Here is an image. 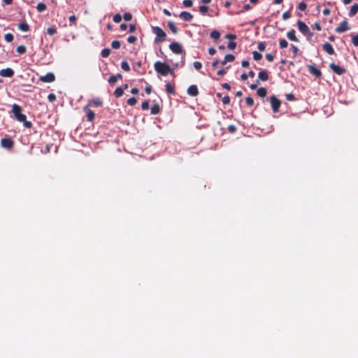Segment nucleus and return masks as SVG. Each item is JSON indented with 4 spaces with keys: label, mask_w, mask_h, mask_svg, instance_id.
<instances>
[{
    "label": "nucleus",
    "mask_w": 358,
    "mask_h": 358,
    "mask_svg": "<svg viewBox=\"0 0 358 358\" xmlns=\"http://www.w3.org/2000/svg\"><path fill=\"white\" fill-rule=\"evenodd\" d=\"M155 70L159 74L165 76L169 73H171L173 72L171 67L163 62H156L154 64Z\"/></svg>",
    "instance_id": "obj_1"
},
{
    "label": "nucleus",
    "mask_w": 358,
    "mask_h": 358,
    "mask_svg": "<svg viewBox=\"0 0 358 358\" xmlns=\"http://www.w3.org/2000/svg\"><path fill=\"white\" fill-rule=\"evenodd\" d=\"M152 31L154 34L156 35L155 38V43H160L165 40V37L166 36V33L162 29L159 27H152Z\"/></svg>",
    "instance_id": "obj_2"
},
{
    "label": "nucleus",
    "mask_w": 358,
    "mask_h": 358,
    "mask_svg": "<svg viewBox=\"0 0 358 358\" xmlns=\"http://www.w3.org/2000/svg\"><path fill=\"white\" fill-rule=\"evenodd\" d=\"M12 110H13V113L15 117V118L20 121V122H25V120L27 119V117L25 115L22 114L21 113V108L16 105V104H14L13 106V108H12Z\"/></svg>",
    "instance_id": "obj_3"
},
{
    "label": "nucleus",
    "mask_w": 358,
    "mask_h": 358,
    "mask_svg": "<svg viewBox=\"0 0 358 358\" xmlns=\"http://www.w3.org/2000/svg\"><path fill=\"white\" fill-rule=\"evenodd\" d=\"M297 26L299 30L306 36H310V31L309 27L302 21H298Z\"/></svg>",
    "instance_id": "obj_4"
},
{
    "label": "nucleus",
    "mask_w": 358,
    "mask_h": 358,
    "mask_svg": "<svg viewBox=\"0 0 358 358\" xmlns=\"http://www.w3.org/2000/svg\"><path fill=\"white\" fill-rule=\"evenodd\" d=\"M330 69L336 74L341 76L346 72L345 68L340 66L335 63H331L329 64Z\"/></svg>",
    "instance_id": "obj_5"
},
{
    "label": "nucleus",
    "mask_w": 358,
    "mask_h": 358,
    "mask_svg": "<svg viewBox=\"0 0 358 358\" xmlns=\"http://www.w3.org/2000/svg\"><path fill=\"white\" fill-rule=\"evenodd\" d=\"M350 29L348 22L346 20H343L339 25L335 29L336 33H343Z\"/></svg>",
    "instance_id": "obj_6"
},
{
    "label": "nucleus",
    "mask_w": 358,
    "mask_h": 358,
    "mask_svg": "<svg viewBox=\"0 0 358 358\" xmlns=\"http://www.w3.org/2000/svg\"><path fill=\"white\" fill-rule=\"evenodd\" d=\"M270 102L273 112H278L281 104L280 101L275 95H273L270 97Z\"/></svg>",
    "instance_id": "obj_7"
},
{
    "label": "nucleus",
    "mask_w": 358,
    "mask_h": 358,
    "mask_svg": "<svg viewBox=\"0 0 358 358\" xmlns=\"http://www.w3.org/2000/svg\"><path fill=\"white\" fill-rule=\"evenodd\" d=\"M170 50L176 54H181L182 52V46L177 42H173L169 45Z\"/></svg>",
    "instance_id": "obj_8"
},
{
    "label": "nucleus",
    "mask_w": 358,
    "mask_h": 358,
    "mask_svg": "<svg viewBox=\"0 0 358 358\" xmlns=\"http://www.w3.org/2000/svg\"><path fill=\"white\" fill-rule=\"evenodd\" d=\"M1 145L5 149L10 150L13 145V141L9 138H2Z\"/></svg>",
    "instance_id": "obj_9"
},
{
    "label": "nucleus",
    "mask_w": 358,
    "mask_h": 358,
    "mask_svg": "<svg viewBox=\"0 0 358 358\" xmlns=\"http://www.w3.org/2000/svg\"><path fill=\"white\" fill-rule=\"evenodd\" d=\"M14 75V71L10 68H6L0 70V76L5 78H10Z\"/></svg>",
    "instance_id": "obj_10"
},
{
    "label": "nucleus",
    "mask_w": 358,
    "mask_h": 358,
    "mask_svg": "<svg viewBox=\"0 0 358 358\" xmlns=\"http://www.w3.org/2000/svg\"><path fill=\"white\" fill-rule=\"evenodd\" d=\"M40 79L44 83H52L55 80V77L52 73H48L45 76H41Z\"/></svg>",
    "instance_id": "obj_11"
},
{
    "label": "nucleus",
    "mask_w": 358,
    "mask_h": 358,
    "mask_svg": "<svg viewBox=\"0 0 358 358\" xmlns=\"http://www.w3.org/2000/svg\"><path fill=\"white\" fill-rule=\"evenodd\" d=\"M322 49L327 54H329L330 55L335 54L334 49L333 46L329 43H327V42L324 43L322 45Z\"/></svg>",
    "instance_id": "obj_12"
},
{
    "label": "nucleus",
    "mask_w": 358,
    "mask_h": 358,
    "mask_svg": "<svg viewBox=\"0 0 358 358\" xmlns=\"http://www.w3.org/2000/svg\"><path fill=\"white\" fill-rule=\"evenodd\" d=\"M180 17L185 21L189 22L192 20L193 15L187 11H182L180 14Z\"/></svg>",
    "instance_id": "obj_13"
},
{
    "label": "nucleus",
    "mask_w": 358,
    "mask_h": 358,
    "mask_svg": "<svg viewBox=\"0 0 358 358\" xmlns=\"http://www.w3.org/2000/svg\"><path fill=\"white\" fill-rule=\"evenodd\" d=\"M198 89H197V87L196 85H191L188 87L187 89V94L189 95V96H195L198 94Z\"/></svg>",
    "instance_id": "obj_14"
},
{
    "label": "nucleus",
    "mask_w": 358,
    "mask_h": 358,
    "mask_svg": "<svg viewBox=\"0 0 358 358\" xmlns=\"http://www.w3.org/2000/svg\"><path fill=\"white\" fill-rule=\"evenodd\" d=\"M84 110L87 113V120L89 121H92L94 120V112L92 110H90L88 108L87 106L84 108Z\"/></svg>",
    "instance_id": "obj_15"
},
{
    "label": "nucleus",
    "mask_w": 358,
    "mask_h": 358,
    "mask_svg": "<svg viewBox=\"0 0 358 358\" xmlns=\"http://www.w3.org/2000/svg\"><path fill=\"white\" fill-rule=\"evenodd\" d=\"M357 12H358V4L355 3L354 5L352 6L348 15L350 17H353L357 13Z\"/></svg>",
    "instance_id": "obj_16"
},
{
    "label": "nucleus",
    "mask_w": 358,
    "mask_h": 358,
    "mask_svg": "<svg viewBox=\"0 0 358 358\" xmlns=\"http://www.w3.org/2000/svg\"><path fill=\"white\" fill-rule=\"evenodd\" d=\"M235 57L233 55L228 54L225 55L224 60L222 62V65H225L227 62H231L234 60Z\"/></svg>",
    "instance_id": "obj_17"
},
{
    "label": "nucleus",
    "mask_w": 358,
    "mask_h": 358,
    "mask_svg": "<svg viewBox=\"0 0 358 358\" xmlns=\"http://www.w3.org/2000/svg\"><path fill=\"white\" fill-rule=\"evenodd\" d=\"M258 78L261 80L266 81L268 80V76L266 71L262 70L258 74Z\"/></svg>",
    "instance_id": "obj_18"
},
{
    "label": "nucleus",
    "mask_w": 358,
    "mask_h": 358,
    "mask_svg": "<svg viewBox=\"0 0 358 358\" xmlns=\"http://www.w3.org/2000/svg\"><path fill=\"white\" fill-rule=\"evenodd\" d=\"M287 36L291 41H297L294 30H290V31H287Z\"/></svg>",
    "instance_id": "obj_19"
},
{
    "label": "nucleus",
    "mask_w": 358,
    "mask_h": 358,
    "mask_svg": "<svg viewBox=\"0 0 358 358\" xmlns=\"http://www.w3.org/2000/svg\"><path fill=\"white\" fill-rule=\"evenodd\" d=\"M18 28L22 31H27L29 27L26 22H21L18 24Z\"/></svg>",
    "instance_id": "obj_20"
},
{
    "label": "nucleus",
    "mask_w": 358,
    "mask_h": 358,
    "mask_svg": "<svg viewBox=\"0 0 358 358\" xmlns=\"http://www.w3.org/2000/svg\"><path fill=\"white\" fill-rule=\"evenodd\" d=\"M168 27L169 28V29L173 34H176L177 33V31H178L177 27L176 26V24L173 22H168Z\"/></svg>",
    "instance_id": "obj_21"
},
{
    "label": "nucleus",
    "mask_w": 358,
    "mask_h": 358,
    "mask_svg": "<svg viewBox=\"0 0 358 358\" xmlns=\"http://www.w3.org/2000/svg\"><path fill=\"white\" fill-rule=\"evenodd\" d=\"M257 94H258V96H259L261 97H264V96H266V95L267 94V91L265 88L260 87L257 90Z\"/></svg>",
    "instance_id": "obj_22"
},
{
    "label": "nucleus",
    "mask_w": 358,
    "mask_h": 358,
    "mask_svg": "<svg viewBox=\"0 0 358 358\" xmlns=\"http://www.w3.org/2000/svg\"><path fill=\"white\" fill-rule=\"evenodd\" d=\"M166 91L169 94H174V87L169 83H167L165 85Z\"/></svg>",
    "instance_id": "obj_23"
},
{
    "label": "nucleus",
    "mask_w": 358,
    "mask_h": 358,
    "mask_svg": "<svg viewBox=\"0 0 358 358\" xmlns=\"http://www.w3.org/2000/svg\"><path fill=\"white\" fill-rule=\"evenodd\" d=\"M210 37L215 40H217L220 37V33L217 30H213L210 33Z\"/></svg>",
    "instance_id": "obj_24"
},
{
    "label": "nucleus",
    "mask_w": 358,
    "mask_h": 358,
    "mask_svg": "<svg viewBox=\"0 0 358 358\" xmlns=\"http://www.w3.org/2000/svg\"><path fill=\"white\" fill-rule=\"evenodd\" d=\"M248 76H250V77H251V78H253V77L255 76V73H254L252 71H250L248 73V74L243 73V74L241 75V79H242L243 80H247V78H248Z\"/></svg>",
    "instance_id": "obj_25"
},
{
    "label": "nucleus",
    "mask_w": 358,
    "mask_h": 358,
    "mask_svg": "<svg viewBox=\"0 0 358 358\" xmlns=\"http://www.w3.org/2000/svg\"><path fill=\"white\" fill-rule=\"evenodd\" d=\"M102 102L99 99L91 100L90 102V105H92L94 106H101Z\"/></svg>",
    "instance_id": "obj_26"
},
{
    "label": "nucleus",
    "mask_w": 358,
    "mask_h": 358,
    "mask_svg": "<svg viewBox=\"0 0 358 358\" xmlns=\"http://www.w3.org/2000/svg\"><path fill=\"white\" fill-rule=\"evenodd\" d=\"M159 111H160V108L157 104L153 106L151 108V113L153 115L158 114L159 113Z\"/></svg>",
    "instance_id": "obj_27"
},
{
    "label": "nucleus",
    "mask_w": 358,
    "mask_h": 358,
    "mask_svg": "<svg viewBox=\"0 0 358 358\" xmlns=\"http://www.w3.org/2000/svg\"><path fill=\"white\" fill-rule=\"evenodd\" d=\"M123 89L121 87H117L114 92V94L116 97H120L123 94Z\"/></svg>",
    "instance_id": "obj_28"
},
{
    "label": "nucleus",
    "mask_w": 358,
    "mask_h": 358,
    "mask_svg": "<svg viewBox=\"0 0 358 358\" xmlns=\"http://www.w3.org/2000/svg\"><path fill=\"white\" fill-rule=\"evenodd\" d=\"M351 41L355 47H358V33L352 36Z\"/></svg>",
    "instance_id": "obj_29"
},
{
    "label": "nucleus",
    "mask_w": 358,
    "mask_h": 358,
    "mask_svg": "<svg viewBox=\"0 0 358 358\" xmlns=\"http://www.w3.org/2000/svg\"><path fill=\"white\" fill-rule=\"evenodd\" d=\"M36 8H37L38 11L43 12L46 10L47 7L45 3H38Z\"/></svg>",
    "instance_id": "obj_30"
},
{
    "label": "nucleus",
    "mask_w": 358,
    "mask_h": 358,
    "mask_svg": "<svg viewBox=\"0 0 358 358\" xmlns=\"http://www.w3.org/2000/svg\"><path fill=\"white\" fill-rule=\"evenodd\" d=\"M110 53V50L109 48H104L101 50V55L103 57H107L109 56Z\"/></svg>",
    "instance_id": "obj_31"
},
{
    "label": "nucleus",
    "mask_w": 358,
    "mask_h": 358,
    "mask_svg": "<svg viewBox=\"0 0 358 358\" xmlns=\"http://www.w3.org/2000/svg\"><path fill=\"white\" fill-rule=\"evenodd\" d=\"M199 10L202 15H205L208 13V8L206 6H200Z\"/></svg>",
    "instance_id": "obj_32"
},
{
    "label": "nucleus",
    "mask_w": 358,
    "mask_h": 358,
    "mask_svg": "<svg viewBox=\"0 0 358 358\" xmlns=\"http://www.w3.org/2000/svg\"><path fill=\"white\" fill-rule=\"evenodd\" d=\"M26 47L24 46V45H19L16 48V51L17 52H18L19 54H23L26 52Z\"/></svg>",
    "instance_id": "obj_33"
},
{
    "label": "nucleus",
    "mask_w": 358,
    "mask_h": 358,
    "mask_svg": "<svg viewBox=\"0 0 358 358\" xmlns=\"http://www.w3.org/2000/svg\"><path fill=\"white\" fill-rule=\"evenodd\" d=\"M252 55H253L254 59L256 60V61H258V60L261 59L262 57V54L258 52H257V51H254L252 52Z\"/></svg>",
    "instance_id": "obj_34"
},
{
    "label": "nucleus",
    "mask_w": 358,
    "mask_h": 358,
    "mask_svg": "<svg viewBox=\"0 0 358 358\" xmlns=\"http://www.w3.org/2000/svg\"><path fill=\"white\" fill-rule=\"evenodd\" d=\"M121 67L123 70L126 71H129L130 70V67H129V65L128 64V63L125 61L124 62H122L121 63Z\"/></svg>",
    "instance_id": "obj_35"
},
{
    "label": "nucleus",
    "mask_w": 358,
    "mask_h": 358,
    "mask_svg": "<svg viewBox=\"0 0 358 358\" xmlns=\"http://www.w3.org/2000/svg\"><path fill=\"white\" fill-rule=\"evenodd\" d=\"M47 33L49 35L52 36L57 33V29L54 27H48L47 29Z\"/></svg>",
    "instance_id": "obj_36"
},
{
    "label": "nucleus",
    "mask_w": 358,
    "mask_h": 358,
    "mask_svg": "<svg viewBox=\"0 0 358 358\" xmlns=\"http://www.w3.org/2000/svg\"><path fill=\"white\" fill-rule=\"evenodd\" d=\"M4 39L6 42L10 43L13 40V36L12 34L8 33L4 36Z\"/></svg>",
    "instance_id": "obj_37"
},
{
    "label": "nucleus",
    "mask_w": 358,
    "mask_h": 358,
    "mask_svg": "<svg viewBox=\"0 0 358 358\" xmlns=\"http://www.w3.org/2000/svg\"><path fill=\"white\" fill-rule=\"evenodd\" d=\"M279 45L281 48H285L287 47L288 43L285 39H280Z\"/></svg>",
    "instance_id": "obj_38"
},
{
    "label": "nucleus",
    "mask_w": 358,
    "mask_h": 358,
    "mask_svg": "<svg viewBox=\"0 0 358 358\" xmlns=\"http://www.w3.org/2000/svg\"><path fill=\"white\" fill-rule=\"evenodd\" d=\"M117 76H111L109 78H108V83L110 84V85H114L117 83Z\"/></svg>",
    "instance_id": "obj_39"
},
{
    "label": "nucleus",
    "mask_w": 358,
    "mask_h": 358,
    "mask_svg": "<svg viewBox=\"0 0 358 358\" xmlns=\"http://www.w3.org/2000/svg\"><path fill=\"white\" fill-rule=\"evenodd\" d=\"M111 46L114 49H118L120 47V42L118 41H113L111 43Z\"/></svg>",
    "instance_id": "obj_40"
},
{
    "label": "nucleus",
    "mask_w": 358,
    "mask_h": 358,
    "mask_svg": "<svg viewBox=\"0 0 358 358\" xmlns=\"http://www.w3.org/2000/svg\"><path fill=\"white\" fill-rule=\"evenodd\" d=\"M137 103V100L134 97L129 98L127 100V103L130 106H134Z\"/></svg>",
    "instance_id": "obj_41"
},
{
    "label": "nucleus",
    "mask_w": 358,
    "mask_h": 358,
    "mask_svg": "<svg viewBox=\"0 0 358 358\" xmlns=\"http://www.w3.org/2000/svg\"><path fill=\"white\" fill-rule=\"evenodd\" d=\"M122 20V16L120 14H115L113 16V21L116 23L120 22Z\"/></svg>",
    "instance_id": "obj_42"
},
{
    "label": "nucleus",
    "mask_w": 358,
    "mask_h": 358,
    "mask_svg": "<svg viewBox=\"0 0 358 358\" xmlns=\"http://www.w3.org/2000/svg\"><path fill=\"white\" fill-rule=\"evenodd\" d=\"M236 43L235 42L229 41L228 43L227 48L229 50H234L236 48Z\"/></svg>",
    "instance_id": "obj_43"
},
{
    "label": "nucleus",
    "mask_w": 358,
    "mask_h": 358,
    "mask_svg": "<svg viewBox=\"0 0 358 358\" xmlns=\"http://www.w3.org/2000/svg\"><path fill=\"white\" fill-rule=\"evenodd\" d=\"M185 7L189 8L192 6V0H184L182 2Z\"/></svg>",
    "instance_id": "obj_44"
},
{
    "label": "nucleus",
    "mask_w": 358,
    "mask_h": 358,
    "mask_svg": "<svg viewBox=\"0 0 358 358\" xmlns=\"http://www.w3.org/2000/svg\"><path fill=\"white\" fill-rule=\"evenodd\" d=\"M123 18L126 21H130L131 20V18H132V15L129 13H126L124 14Z\"/></svg>",
    "instance_id": "obj_45"
},
{
    "label": "nucleus",
    "mask_w": 358,
    "mask_h": 358,
    "mask_svg": "<svg viewBox=\"0 0 358 358\" xmlns=\"http://www.w3.org/2000/svg\"><path fill=\"white\" fill-rule=\"evenodd\" d=\"M193 66L195 69L199 70L202 67V64L200 62H194Z\"/></svg>",
    "instance_id": "obj_46"
},
{
    "label": "nucleus",
    "mask_w": 358,
    "mask_h": 358,
    "mask_svg": "<svg viewBox=\"0 0 358 358\" xmlns=\"http://www.w3.org/2000/svg\"><path fill=\"white\" fill-rule=\"evenodd\" d=\"M245 103L248 106H252L254 103V100L252 97L248 96L245 99Z\"/></svg>",
    "instance_id": "obj_47"
},
{
    "label": "nucleus",
    "mask_w": 358,
    "mask_h": 358,
    "mask_svg": "<svg viewBox=\"0 0 358 358\" xmlns=\"http://www.w3.org/2000/svg\"><path fill=\"white\" fill-rule=\"evenodd\" d=\"M141 108L143 110H148L149 108V102L148 101H145L141 104Z\"/></svg>",
    "instance_id": "obj_48"
},
{
    "label": "nucleus",
    "mask_w": 358,
    "mask_h": 358,
    "mask_svg": "<svg viewBox=\"0 0 358 358\" xmlns=\"http://www.w3.org/2000/svg\"><path fill=\"white\" fill-rule=\"evenodd\" d=\"M136 37L134 36H129L128 38H127V41L129 43H134L136 42Z\"/></svg>",
    "instance_id": "obj_49"
},
{
    "label": "nucleus",
    "mask_w": 358,
    "mask_h": 358,
    "mask_svg": "<svg viewBox=\"0 0 358 358\" xmlns=\"http://www.w3.org/2000/svg\"><path fill=\"white\" fill-rule=\"evenodd\" d=\"M306 3L304 2L299 3L298 8L301 10H304L306 8Z\"/></svg>",
    "instance_id": "obj_50"
},
{
    "label": "nucleus",
    "mask_w": 358,
    "mask_h": 358,
    "mask_svg": "<svg viewBox=\"0 0 358 358\" xmlns=\"http://www.w3.org/2000/svg\"><path fill=\"white\" fill-rule=\"evenodd\" d=\"M258 49L259 51H264L266 49V44L264 43H259L258 44Z\"/></svg>",
    "instance_id": "obj_51"
},
{
    "label": "nucleus",
    "mask_w": 358,
    "mask_h": 358,
    "mask_svg": "<svg viewBox=\"0 0 358 358\" xmlns=\"http://www.w3.org/2000/svg\"><path fill=\"white\" fill-rule=\"evenodd\" d=\"M222 103L226 105L230 102V98L228 96H225L222 98Z\"/></svg>",
    "instance_id": "obj_52"
},
{
    "label": "nucleus",
    "mask_w": 358,
    "mask_h": 358,
    "mask_svg": "<svg viewBox=\"0 0 358 358\" xmlns=\"http://www.w3.org/2000/svg\"><path fill=\"white\" fill-rule=\"evenodd\" d=\"M266 59L268 62H273V59H274V57H273V55L272 54L268 53V54L266 55Z\"/></svg>",
    "instance_id": "obj_53"
},
{
    "label": "nucleus",
    "mask_w": 358,
    "mask_h": 358,
    "mask_svg": "<svg viewBox=\"0 0 358 358\" xmlns=\"http://www.w3.org/2000/svg\"><path fill=\"white\" fill-rule=\"evenodd\" d=\"M321 76H322L321 71L319 69L315 68V77L320 78V77H321Z\"/></svg>",
    "instance_id": "obj_54"
},
{
    "label": "nucleus",
    "mask_w": 358,
    "mask_h": 358,
    "mask_svg": "<svg viewBox=\"0 0 358 358\" xmlns=\"http://www.w3.org/2000/svg\"><path fill=\"white\" fill-rule=\"evenodd\" d=\"M48 99L50 101H54L56 99V96L54 94H50Z\"/></svg>",
    "instance_id": "obj_55"
},
{
    "label": "nucleus",
    "mask_w": 358,
    "mask_h": 358,
    "mask_svg": "<svg viewBox=\"0 0 358 358\" xmlns=\"http://www.w3.org/2000/svg\"><path fill=\"white\" fill-rule=\"evenodd\" d=\"M225 37L228 39H230V40H234L236 38V36L234 35V34H228L225 36Z\"/></svg>",
    "instance_id": "obj_56"
},
{
    "label": "nucleus",
    "mask_w": 358,
    "mask_h": 358,
    "mask_svg": "<svg viewBox=\"0 0 358 358\" xmlns=\"http://www.w3.org/2000/svg\"><path fill=\"white\" fill-rule=\"evenodd\" d=\"M228 129L231 133H234L236 131V128L234 125H229Z\"/></svg>",
    "instance_id": "obj_57"
},
{
    "label": "nucleus",
    "mask_w": 358,
    "mask_h": 358,
    "mask_svg": "<svg viewBox=\"0 0 358 358\" xmlns=\"http://www.w3.org/2000/svg\"><path fill=\"white\" fill-rule=\"evenodd\" d=\"M290 17V14L288 12H285L283 14H282V19L283 20H287Z\"/></svg>",
    "instance_id": "obj_58"
},
{
    "label": "nucleus",
    "mask_w": 358,
    "mask_h": 358,
    "mask_svg": "<svg viewBox=\"0 0 358 358\" xmlns=\"http://www.w3.org/2000/svg\"><path fill=\"white\" fill-rule=\"evenodd\" d=\"M208 53L210 55H214L215 53H216V50L215 48H210L208 49Z\"/></svg>",
    "instance_id": "obj_59"
},
{
    "label": "nucleus",
    "mask_w": 358,
    "mask_h": 358,
    "mask_svg": "<svg viewBox=\"0 0 358 358\" xmlns=\"http://www.w3.org/2000/svg\"><path fill=\"white\" fill-rule=\"evenodd\" d=\"M145 91L147 94H150L152 91V87L150 85H148L145 87Z\"/></svg>",
    "instance_id": "obj_60"
},
{
    "label": "nucleus",
    "mask_w": 358,
    "mask_h": 358,
    "mask_svg": "<svg viewBox=\"0 0 358 358\" xmlns=\"http://www.w3.org/2000/svg\"><path fill=\"white\" fill-rule=\"evenodd\" d=\"M294 96L292 94H287V99L289 101L294 100Z\"/></svg>",
    "instance_id": "obj_61"
},
{
    "label": "nucleus",
    "mask_w": 358,
    "mask_h": 358,
    "mask_svg": "<svg viewBox=\"0 0 358 358\" xmlns=\"http://www.w3.org/2000/svg\"><path fill=\"white\" fill-rule=\"evenodd\" d=\"M241 65L243 67H248L249 66V62L248 61H246V60H244L241 63Z\"/></svg>",
    "instance_id": "obj_62"
},
{
    "label": "nucleus",
    "mask_w": 358,
    "mask_h": 358,
    "mask_svg": "<svg viewBox=\"0 0 358 358\" xmlns=\"http://www.w3.org/2000/svg\"><path fill=\"white\" fill-rule=\"evenodd\" d=\"M69 21L72 23L75 22L76 21V17L75 15H71L69 17Z\"/></svg>",
    "instance_id": "obj_63"
},
{
    "label": "nucleus",
    "mask_w": 358,
    "mask_h": 358,
    "mask_svg": "<svg viewBox=\"0 0 358 358\" xmlns=\"http://www.w3.org/2000/svg\"><path fill=\"white\" fill-rule=\"evenodd\" d=\"M225 73H226L225 69H220L217 71V75H219V76H223Z\"/></svg>",
    "instance_id": "obj_64"
}]
</instances>
